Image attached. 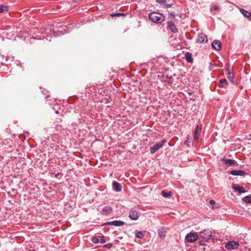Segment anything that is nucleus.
I'll return each instance as SVG.
<instances>
[{
	"label": "nucleus",
	"mask_w": 251,
	"mask_h": 251,
	"mask_svg": "<svg viewBox=\"0 0 251 251\" xmlns=\"http://www.w3.org/2000/svg\"><path fill=\"white\" fill-rule=\"evenodd\" d=\"M144 236V234L142 231H137L135 233V237L138 238H142Z\"/></svg>",
	"instance_id": "obj_24"
},
{
	"label": "nucleus",
	"mask_w": 251,
	"mask_h": 251,
	"mask_svg": "<svg viewBox=\"0 0 251 251\" xmlns=\"http://www.w3.org/2000/svg\"><path fill=\"white\" fill-rule=\"evenodd\" d=\"M102 211L109 214L112 211V208L110 206H105L103 208Z\"/></svg>",
	"instance_id": "obj_23"
},
{
	"label": "nucleus",
	"mask_w": 251,
	"mask_h": 251,
	"mask_svg": "<svg viewBox=\"0 0 251 251\" xmlns=\"http://www.w3.org/2000/svg\"><path fill=\"white\" fill-rule=\"evenodd\" d=\"M239 10L240 12L244 16V17L247 18H250V16L251 15L250 12H249L248 11L243 8H240Z\"/></svg>",
	"instance_id": "obj_21"
},
{
	"label": "nucleus",
	"mask_w": 251,
	"mask_h": 251,
	"mask_svg": "<svg viewBox=\"0 0 251 251\" xmlns=\"http://www.w3.org/2000/svg\"><path fill=\"white\" fill-rule=\"evenodd\" d=\"M185 58L188 63H192L193 61L192 54L189 52H186L185 53Z\"/></svg>",
	"instance_id": "obj_19"
},
{
	"label": "nucleus",
	"mask_w": 251,
	"mask_h": 251,
	"mask_svg": "<svg viewBox=\"0 0 251 251\" xmlns=\"http://www.w3.org/2000/svg\"><path fill=\"white\" fill-rule=\"evenodd\" d=\"M221 161L223 162L225 165H228L229 166L234 165L236 162L234 160L226 159L225 158L221 159Z\"/></svg>",
	"instance_id": "obj_10"
},
{
	"label": "nucleus",
	"mask_w": 251,
	"mask_h": 251,
	"mask_svg": "<svg viewBox=\"0 0 251 251\" xmlns=\"http://www.w3.org/2000/svg\"><path fill=\"white\" fill-rule=\"evenodd\" d=\"M246 172L240 170H233L230 172V174L233 176H243L246 174Z\"/></svg>",
	"instance_id": "obj_14"
},
{
	"label": "nucleus",
	"mask_w": 251,
	"mask_h": 251,
	"mask_svg": "<svg viewBox=\"0 0 251 251\" xmlns=\"http://www.w3.org/2000/svg\"><path fill=\"white\" fill-rule=\"evenodd\" d=\"M139 217V213L135 209L132 208L129 212V217L132 220H137Z\"/></svg>",
	"instance_id": "obj_6"
},
{
	"label": "nucleus",
	"mask_w": 251,
	"mask_h": 251,
	"mask_svg": "<svg viewBox=\"0 0 251 251\" xmlns=\"http://www.w3.org/2000/svg\"><path fill=\"white\" fill-rule=\"evenodd\" d=\"M125 224V223L121 221H113L112 222H107L105 225L108 226H122Z\"/></svg>",
	"instance_id": "obj_9"
},
{
	"label": "nucleus",
	"mask_w": 251,
	"mask_h": 251,
	"mask_svg": "<svg viewBox=\"0 0 251 251\" xmlns=\"http://www.w3.org/2000/svg\"><path fill=\"white\" fill-rule=\"evenodd\" d=\"M149 18L151 21L155 23H161L164 21L165 17L163 14L156 12H151L149 14Z\"/></svg>",
	"instance_id": "obj_1"
},
{
	"label": "nucleus",
	"mask_w": 251,
	"mask_h": 251,
	"mask_svg": "<svg viewBox=\"0 0 251 251\" xmlns=\"http://www.w3.org/2000/svg\"><path fill=\"white\" fill-rule=\"evenodd\" d=\"M197 41L200 43H206L208 41L207 36L203 33H200L198 35Z\"/></svg>",
	"instance_id": "obj_12"
},
{
	"label": "nucleus",
	"mask_w": 251,
	"mask_h": 251,
	"mask_svg": "<svg viewBox=\"0 0 251 251\" xmlns=\"http://www.w3.org/2000/svg\"><path fill=\"white\" fill-rule=\"evenodd\" d=\"M158 234L161 238H164L166 235V231L163 227H161L157 230Z\"/></svg>",
	"instance_id": "obj_17"
},
{
	"label": "nucleus",
	"mask_w": 251,
	"mask_h": 251,
	"mask_svg": "<svg viewBox=\"0 0 251 251\" xmlns=\"http://www.w3.org/2000/svg\"><path fill=\"white\" fill-rule=\"evenodd\" d=\"M199 244L200 245H203V246L206 245V244L204 243V242L202 241V240L200 241L199 242Z\"/></svg>",
	"instance_id": "obj_31"
},
{
	"label": "nucleus",
	"mask_w": 251,
	"mask_h": 251,
	"mask_svg": "<svg viewBox=\"0 0 251 251\" xmlns=\"http://www.w3.org/2000/svg\"><path fill=\"white\" fill-rule=\"evenodd\" d=\"M92 241L94 244H98L99 242V239L97 237H93V238L92 239Z\"/></svg>",
	"instance_id": "obj_28"
},
{
	"label": "nucleus",
	"mask_w": 251,
	"mask_h": 251,
	"mask_svg": "<svg viewBox=\"0 0 251 251\" xmlns=\"http://www.w3.org/2000/svg\"><path fill=\"white\" fill-rule=\"evenodd\" d=\"M8 11V7L6 5H0V13H2L4 11Z\"/></svg>",
	"instance_id": "obj_25"
},
{
	"label": "nucleus",
	"mask_w": 251,
	"mask_h": 251,
	"mask_svg": "<svg viewBox=\"0 0 251 251\" xmlns=\"http://www.w3.org/2000/svg\"><path fill=\"white\" fill-rule=\"evenodd\" d=\"M165 142H166L165 139H162L161 140V141L160 142L157 143L156 144H155L152 147H151L150 148L151 153L153 154L157 150L161 149L164 145V144L165 143Z\"/></svg>",
	"instance_id": "obj_2"
},
{
	"label": "nucleus",
	"mask_w": 251,
	"mask_h": 251,
	"mask_svg": "<svg viewBox=\"0 0 251 251\" xmlns=\"http://www.w3.org/2000/svg\"><path fill=\"white\" fill-rule=\"evenodd\" d=\"M172 193L171 191L169 192H166L165 190H162L161 191V195L164 198H167L168 196H170L171 195Z\"/></svg>",
	"instance_id": "obj_22"
},
{
	"label": "nucleus",
	"mask_w": 251,
	"mask_h": 251,
	"mask_svg": "<svg viewBox=\"0 0 251 251\" xmlns=\"http://www.w3.org/2000/svg\"><path fill=\"white\" fill-rule=\"evenodd\" d=\"M100 242L101 244H104L105 242L104 237L103 235L100 236Z\"/></svg>",
	"instance_id": "obj_30"
},
{
	"label": "nucleus",
	"mask_w": 251,
	"mask_h": 251,
	"mask_svg": "<svg viewBox=\"0 0 251 251\" xmlns=\"http://www.w3.org/2000/svg\"><path fill=\"white\" fill-rule=\"evenodd\" d=\"M125 16V14L123 13H115V14H111V16L112 17H113V16Z\"/></svg>",
	"instance_id": "obj_27"
},
{
	"label": "nucleus",
	"mask_w": 251,
	"mask_h": 251,
	"mask_svg": "<svg viewBox=\"0 0 251 251\" xmlns=\"http://www.w3.org/2000/svg\"><path fill=\"white\" fill-rule=\"evenodd\" d=\"M104 246L106 248H110L111 247L110 244H106L104 245Z\"/></svg>",
	"instance_id": "obj_34"
},
{
	"label": "nucleus",
	"mask_w": 251,
	"mask_h": 251,
	"mask_svg": "<svg viewBox=\"0 0 251 251\" xmlns=\"http://www.w3.org/2000/svg\"><path fill=\"white\" fill-rule=\"evenodd\" d=\"M28 251H35L34 250H29Z\"/></svg>",
	"instance_id": "obj_37"
},
{
	"label": "nucleus",
	"mask_w": 251,
	"mask_h": 251,
	"mask_svg": "<svg viewBox=\"0 0 251 251\" xmlns=\"http://www.w3.org/2000/svg\"><path fill=\"white\" fill-rule=\"evenodd\" d=\"M239 246V244L237 242L230 241L226 243L225 247L227 250H234L237 249Z\"/></svg>",
	"instance_id": "obj_5"
},
{
	"label": "nucleus",
	"mask_w": 251,
	"mask_h": 251,
	"mask_svg": "<svg viewBox=\"0 0 251 251\" xmlns=\"http://www.w3.org/2000/svg\"><path fill=\"white\" fill-rule=\"evenodd\" d=\"M184 144L186 146H188L189 145V142L188 141H185L184 142Z\"/></svg>",
	"instance_id": "obj_35"
},
{
	"label": "nucleus",
	"mask_w": 251,
	"mask_h": 251,
	"mask_svg": "<svg viewBox=\"0 0 251 251\" xmlns=\"http://www.w3.org/2000/svg\"><path fill=\"white\" fill-rule=\"evenodd\" d=\"M201 125H197L195 127L194 134V139L195 141H198L199 139L200 135L201 133Z\"/></svg>",
	"instance_id": "obj_7"
},
{
	"label": "nucleus",
	"mask_w": 251,
	"mask_h": 251,
	"mask_svg": "<svg viewBox=\"0 0 251 251\" xmlns=\"http://www.w3.org/2000/svg\"><path fill=\"white\" fill-rule=\"evenodd\" d=\"M212 9L213 10H217L219 9V7L217 5H215L213 6V7L212 8Z\"/></svg>",
	"instance_id": "obj_32"
},
{
	"label": "nucleus",
	"mask_w": 251,
	"mask_h": 251,
	"mask_svg": "<svg viewBox=\"0 0 251 251\" xmlns=\"http://www.w3.org/2000/svg\"><path fill=\"white\" fill-rule=\"evenodd\" d=\"M168 26L170 30L174 33L177 32L178 30L172 20L168 22Z\"/></svg>",
	"instance_id": "obj_8"
},
{
	"label": "nucleus",
	"mask_w": 251,
	"mask_h": 251,
	"mask_svg": "<svg viewBox=\"0 0 251 251\" xmlns=\"http://www.w3.org/2000/svg\"><path fill=\"white\" fill-rule=\"evenodd\" d=\"M199 237L197 232H190L188 233L185 236V240L190 243L196 241Z\"/></svg>",
	"instance_id": "obj_3"
},
{
	"label": "nucleus",
	"mask_w": 251,
	"mask_h": 251,
	"mask_svg": "<svg viewBox=\"0 0 251 251\" xmlns=\"http://www.w3.org/2000/svg\"><path fill=\"white\" fill-rule=\"evenodd\" d=\"M249 18V19H250V20H251V15H250V18Z\"/></svg>",
	"instance_id": "obj_36"
},
{
	"label": "nucleus",
	"mask_w": 251,
	"mask_h": 251,
	"mask_svg": "<svg viewBox=\"0 0 251 251\" xmlns=\"http://www.w3.org/2000/svg\"><path fill=\"white\" fill-rule=\"evenodd\" d=\"M212 232L208 229H204L200 232V236L204 240H208L212 236Z\"/></svg>",
	"instance_id": "obj_4"
},
{
	"label": "nucleus",
	"mask_w": 251,
	"mask_h": 251,
	"mask_svg": "<svg viewBox=\"0 0 251 251\" xmlns=\"http://www.w3.org/2000/svg\"><path fill=\"white\" fill-rule=\"evenodd\" d=\"M243 200L248 203H251V196H247L243 199Z\"/></svg>",
	"instance_id": "obj_26"
},
{
	"label": "nucleus",
	"mask_w": 251,
	"mask_h": 251,
	"mask_svg": "<svg viewBox=\"0 0 251 251\" xmlns=\"http://www.w3.org/2000/svg\"><path fill=\"white\" fill-rule=\"evenodd\" d=\"M211 46L217 50H221V44L219 40H215L211 43Z\"/></svg>",
	"instance_id": "obj_11"
},
{
	"label": "nucleus",
	"mask_w": 251,
	"mask_h": 251,
	"mask_svg": "<svg viewBox=\"0 0 251 251\" xmlns=\"http://www.w3.org/2000/svg\"><path fill=\"white\" fill-rule=\"evenodd\" d=\"M169 18H171L172 20H173L175 18V13L173 12H170L169 13Z\"/></svg>",
	"instance_id": "obj_29"
},
{
	"label": "nucleus",
	"mask_w": 251,
	"mask_h": 251,
	"mask_svg": "<svg viewBox=\"0 0 251 251\" xmlns=\"http://www.w3.org/2000/svg\"><path fill=\"white\" fill-rule=\"evenodd\" d=\"M112 187L113 190L117 192H120L122 190V186L121 184L116 181H113Z\"/></svg>",
	"instance_id": "obj_15"
},
{
	"label": "nucleus",
	"mask_w": 251,
	"mask_h": 251,
	"mask_svg": "<svg viewBox=\"0 0 251 251\" xmlns=\"http://www.w3.org/2000/svg\"><path fill=\"white\" fill-rule=\"evenodd\" d=\"M227 84V81L226 79H221L219 81V83L218 84V86L219 87L223 88Z\"/></svg>",
	"instance_id": "obj_20"
},
{
	"label": "nucleus",
	"mask_w": 251,
	"mask_h": 251,
	"mask_svg": "<svg viewBox=\"0 0 251 251\" xmlns=\"http://www.w3.org/2000/svg\"><path fill=\"white\" fill-rule=\"evenodd\" d=\"M232 189H234L235 192H238L240 194L245 193L246 192V191L243 187L233 185L232 186Z\"/></svg>",
	"instance_id": "obj_16"
},
{
	"label": "nucleus",
	"mask_w": 251,
	"mask_h": 251,
	"mask_svg": "<svg viewBox=\"0 0 251 251\" xmlns=\"http://www.w3.org/2000/svg\"><path fill=\"white\" fill-rule=\"evenodd\" d=\"M209 203L211 205H214L215 203V201L214 200H210L209 201Z\"/></svg>",
	"instance_id": "obj_33"
},
{
	"label": "nucleus",
	"mask_w": 251,
	"mask_h": 251,
	"mask_svg": "<svg viewBox=\"0 0 251 251\" xmlns=\"http://www.w3.org/2000/svg\"><path fill=\"white\" fill-rule=\"evenodd\" d=\"M156 2L160 4H162L164 7L166 8L170 7L172 6V4L167 3V0H156Z\"/></svg>",
	"instance_id": "obj_18"
},
{
	"label": "nucleus",
	"mask_w": 251,
	"mask_h": 251,
	"mask_svg": "<svg viewBox=\"0 0 251 251\" xmlns=\"http://www.w3.org/2000/svg\"><path fill=\"white\" fill-rule=\"evenodd\" d=\"M227 78L228 79L230 83L232 84H237L236 80L234 78V75L231 73L230 71H228L227 74Z\"/></svg>",
	"instance_id": "obj_13"
}]
</instances>
